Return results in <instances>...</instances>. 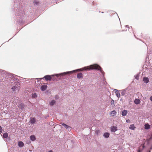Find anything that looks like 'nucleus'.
<instances>
[{"mask_svg":"<svg viewBox=\"0 0 152 152\" xmlns=\"http://www.w3.org/2000/svg\"><path fill=\"white\" fill-rule=\"evenodd\" d=\"M91 69H96L97 70H99L100 71L101 73L103 75H104V72L102 70V68L99 65L97 64H94L93 65H91L89 66H88L87 67H84L82 69H80L76 70H74L72 71L64 72L63 73H59L58 74H54L51 75H45L44 77L43 78H44L45 79V80L47 81L48 80L51 81L52 80L51 77H53L55 75L57 77H58V76H61L64 75H65L68 74H72L74 72H75L76 71L78 70H79L80 71H81L83 70H90Z\"/></svg>","mask_w":152,"mask_h":152,"instance_id":"f257e3e1","label":"nucleus"},{"mask_svg":"<svg viewBox=\"0 0 152 152\" xmlns=\"http://www.w3.org/2000/svg\"><path fill=\"white\" fill-rule=\"evenodd\" d=\"M6 77H7V79L8 78H12L14 79H13L14 81H18L19 80L18 77H19L18 76L15 75L14 74H12L10 73H8L6 72Z\"/></svg>","mask_w":152,"mask_h":152,"instance_id":"f03ea898","label":"nucleus"},{"mask_svg":"<svg viewBox=\"0 0 152 152\" xmlns=\"http://www.w3.org/2000/svg\"><path fill=\"white\" fill-rule=\"evenodd\" d=\"M5 104V102L4 101H0V109L4 107V105Z\"/></svg>","mask_w":152,"mask_h":152,"instance_id":"7ed1b4c3","label":"nucleus"},{"mask_svg":"<svg viewBox=\"0 0 152 152\" xmlns=\"http://www.w3.org/2000/svg\"><path fill=\"white\" fill-rule=\"evenodd\" d=\"M110 130L112 132H115L117 130V127L116 126H112L111 127Z\"/></svg>","mask_w":152,"mask_h":152,"instance_id":"20e7f679","label":"nucleus"},{"mask_svg":"<svg viewBox=\"0 0 152 152\" xmlns=\"http://www.w3.org/2000/svg\"><path fill=\"white\" fill-rule=\"evenodd\" d=\"M114 91L116 94L118 98L120 97V94L119 93L118 91L116 89H114Z\"/></svg>","mask_w":152,"mask_h":152,"instance_id":"39448f33","label":"nucleus"},{"mask_svg":"<svg viewBox=\"0 0 152 152\" xmlns=\"http://www.w3.org/2000/svg\"><path fill=\"white\" fill-rule=\"evenodd\" d=\"M47 88V86L46 85H43L40 88V89L42 91H45Z\"/></svg>","mask_w":152,"mask_h":152,"instance_id":"423d86ee","label":"nucleus"},{"mask_svg":"<svg viewBox=\"0 0 152 152\" xmlns=\"http://www.w3.org/2000/svg\"><path fill=\"white\" fill-rule=\"evenodd\" d=\"M110 134L109 133L106 132L104 134L103 136L104 138H107L109 137Z\"/></svg>","mask_w":152,"mask_h":152,"instance_id":"0eeeda50","label":"nucleus"},{"mask_svg":"<svg viewBox=\"0 0 152 152\" xmlns=\"http://www.w3.org/2000/svg\"><path fill=\"white\" fill-rule=\"evenodd\" d=\"M62 126H64L65 128H66V129H69L70 128H71V127L69 126L68 125L64 123H62L61 124Z\"/></svg>","mask_w":152,"mask_h":152,"instance_id":"6e6552de","label":"nucleus"},{"mask_svg":"<svg viewBox=\"0 0 152 152\" xmlns=\"http://www.w3.org/2000/svg\"><path fill=\"white\" fill-rule=\"evenodd\" d=\"M24 144L22 141H19L18 142V145L19 147L22 148Z\"/></svg>","mask_w":152,"mask_h":152,"instance_id":"1a4fd4ad","label":"nucleus"},{"mask_svg":"<svg viewBox=\"0 0 152 152\" xmlns=\"http://www.w3.org/2000/svg\"><path fill=\"white\" fill-rule=\"evenodd\" d=\"M83 75L81 73H80L77 74V77L79 79L83 78Z\"/></svg>","mask_w":152,"mask_h":152,"instance_id":"9d476101","label":"nucleus"},{"mask_svg":"<svg viewBox=\"0 0 152 152\" xmlns=\"http://www.w3.org/2000/svg\"><path fill=\"white\" fill-rule=\"evenodd\" d=\"M36 122V119L34 118H32L31 119L30 123L31 124H34Z\"/></svg>","mask_w":152,"mask_h":152,"instance_id":"9b49d317","label":"nucleus"},{"mask_svg":"<svg viewBox=\"0 0 152 152\" xmlns=\"http://www.w3.org/2000/svg\"><path fill=\"white\" fill-rule=\"evenodd\" d=\"M143 81L146 83H147L149 82V79L147 77H144L143 78Z\"/></svg>","mask_w":152,"mask_h":152,"instance_id":"f8f14e48","label":"nucleus"},{"mask_svg":"<svg viewBox=\"0 0 152 152\" xmlns=\"http://www.w3.org/2000/svg\"><path fill=\"white\" fill-rule=\"evenodd\" d=\"M145 128L146 129H148L150 128V125L148 123L145 124Z\"/></svg>","mask_w":152,"mask_h":152,"instance_id":"ddd939ff","label":"nucleus"},{"mask_svg":"<svg viewBox=\"0 0 152 152\" xmlns=\"http://www.w3.org/2000/svg\"><path fill=\"white\" fill-rule=\"evenodd\" d=\"M127 113V111L126 110H124L122 111V115L123 116H126Z\"/></svg>","mask_w":152,"mask_h":152,"instance_id":"4468645a","label":"nucleus"},{"mask_svg":"<svg viewBox=\"0 0 152 152\" xmlns=\"http://www.w3.org/2000/svg\"><path fill=\"white\" fill-rule=\"evenodd\" d=\"M30 139L31 140L34 141L36 140V137L34 135H31L30 136Z\"/></svg>","mask_w":152,"mask_h":152,"instance_id":"2eb2a0df","label":"nucleus"},{"mask_svg":"<svg viewBox=\"0 0 152 152\" xmlns=\"http://www.w3.org/2000/svg\"><path fill=\"white\" fill-rule=\"evenodd\" d=\"M56 102V101L54 100H52L50 103V106H52L55 104Z\"/></svg>","mask_w":152,"mask_h":152,"instance_id":"dca6fc26","label":"nucleus"},{"mask_svg":"<svg viewBox=\"0 0 152 152\" xmlns=\"http://www.w3.org/2000/svg\"><path fill=\"white\" fill-rule=\"evenodd\" d=\"M116 111L115 110H113L111 112L110 114V115L111 116H114V115H116Z\"/></svg>","mask_w":152,"mask_h":152,"instance_id":"f3484780","label":"nucleus"},{"mask_svg":"<svg viewBox=\"0 0 152 152\" xmlns=\"http://www.w3.org/2000/svg\"><path fill=\"white\" fill-rule=\"evenodd\" d=\"M129 129L132 130H134V129L135 128V127L134 126V124L131 125L129 126Z\"/></svg>","mask_w":152,"mask_h":152,"instance_id":"a211bd4d","label":"nucleus"},{"mask_svg":"<svg viewBox=\"0 0 152 152\" xmlns=\"http://www.w3.org/2000/svg\"><path fill=\"white\" fill-rule=\"evenodd\" d=\"M140 101L139 99H135L134 101V103L136 104H139L140 103Z\"/></svg>","mask_w":152,"mask_h":152,"instance_id":"6ab92c4d","label":"nucleus"},{"mask_svg":"<svg viewBox=\"0 0 152 152\" xmlns=\"http://www.w3.org/2000/svg\"><path fill=\"white\" fill-rule=\"evenodd\" d=\"M120 91H121V94L122 96H124L125 95L126 91L125 90H121Z\"/></svg>","mask_w":152,"mask_h":152,"instance_id":"aec40b11","label":"nucleus"},{"mask_svg":"<svg viewBox=\"0 0 152 152\" xmlns=\"http://www.w3.org/2000/svg\"><path fill=\"white\" fill-rule=\"evenodd\" d=\"M8 137V134L7 132L4 133L3 135V138H6Z\"/></svg>","mask_w":152,"mask_h":152,"instance_id":"412c9836","label":"nucleus"},{"mask_svg":"<svg viewBox=\"0 0 152 152\" xmlns=\"http://www.w3.org/2000/svg\"><path fill=\"white\" fill-rule=\"evenodd\" d=\"M19 89V88H18V87H16V86H13L11 88L12 90L13 91H16V89L18 90Z\"/></svg>","mask_w":152,"mask_h":152,"instance_id":"4be33fe9","label":"nucleus"},{"mask_svg":"<svg viewBox=\"0 0 152 152\" xmlns=\"http://www.w3.org/2000/svg\"><path fill=\"white\" fill-rule=\"evenodd\" d=\"M37 94L36 93H33L32 94V98H36L37 97Z\"/></svg>","mask_w":152,"mask_h":152,"instance_id":"5701e85b","label":"nucleus"},{"mask_svg":"<svg viewBox=\"0 0 152 152\" xmlns=\"http://www.w3.org/2000/svg\"><path fill=\"white\" fill-rule=\"evenodd\" d=\"M20 108L22 110H23L24 108V105L23 104H20Z\"/></svg>","mask_w":152,"mask_h":152,"instance_id":"b1692460","label":"nucleus"},{"mask_svg":"<svg viewBox=\"0 0 152 152\" xmlns=\"http://www.w3.org/2000/svg\"><path fill=\"white\" fill-rule=\"evenodd\" d=\"M139 77V76L137 74L135 75L134 76L135 79H137V80H138V79Z\"/></svg>","mask_w":152,"mask_h":152,"instance_id":"393cba45","label":"nucleus"},{"mask_svg":"<svg viewBox=\"0 0 152 152\" xmlns=\"http://www.w3.org/2000/svg\"><path fill=\"white\" fill-rule=\"evenodd\" d=\"M59 98V97L57 95H56L55 96V98L56 99H58Z\"/></svg>","mask_w":152,"mask_h":152,"instance_id":"a878e982","label":"nucleus"},{"mask_svg":"<svg viewBox=\"0 0 152 152\" xmlns=\"http://www.w3.org/2000/svg\"><path fill=\"white\" fill-rule=\"evenodd\" d=\"M34 3L35 4L37 5L38 4V3H39V2L37 1H34Z\"/></svg>","mask_w":152,"mask_h":152,"instance_id":"bb28decb","label":"nucleus"},{"mask_svg":"<svg viewBox=\"0 0 152 152\" xmlns=\"http://www.w3.org/2000/svg\"><path fill=\"white\" fill-rule=\"evenodd\" d=\"M2 130L3 129L0 126V132H2Z\"/></svg>","mask_w":152,"mask_h":152,"instance_id":"cd10ccee","label":"nucleus"},{"mask_svg":"<svg viewBox=\"0 0 152 152\" xmlns=\"http://www.w3.org/2000/svg\"><path fill=\"white\" fill-rule=\"evenodd\" d=\"M111 105H112L114 103V100L112 99V100H111Z\"/></svg>","mask_w":152,"mask_h":152,"instance_id":"c85d7f7f","label":"nucleus"},{"mask_svg":"<svg viewBox=\"0 0 152 152\" xmlns=\"http://www.w3.org/2000/svg\"><path fill=\"white\" fill-rule=\"evenodd\" d=\"M149 139L150 140L152 139V134L151 135V137H150V138H149Z\"/></svg>","mask_w":152,"mask_h":152,"instance_id":"c756f323","label":"nucleus"},{"mask_svg":"<svg viewBox=\"0 0 152 152\" xmlns=\"http://www.w3.org/2000/svg\"><path fill=\"white\" fill-rule=\"evenodd\" d=\"M130 121V120H129V119L126 120V122L127 123L129 122Z\"/></svg>","mask_w":152,"mask_h":152,"instance_id":"7c9ffc66","label":"nucleus"},{"mask_svg":"<svg viewBox=\"0 0 152 152\" xmlns=\"http://www.w3.org/2000/svg\"><path fill=\"white\" fill-rule=\"evenodd\" d=\"M150 100H151V101H152V96H151L150 97Z\"/></svg>","mask_w":152,"mask_h":152,"instance_id":"2f4dec72","label":"nucleus"},{"mask_svg":"<svg viewBox=\"0 0 152 152\" xmlns=\"http://www.w3.org/2000/svg\"><path fill=\"white\" fill-rule=\"evenodd\" d=\"M48 152H53V151L50 150V151H49Z\"/></svg>","mask_w":152,"mask_h":152,"instance_id":"473e14b6","label":"nucleus"},{"mask_svg":"<svg viewBox=\"0 0 152 152\" xmlns=\"http://www.w3.org/2000/svg\"><path fill=\"white\" fill-rule=\"evenodd\" d=\"M128 28H130V27H128ZM130 28H132V27H130Z\"/></svg>","mask_w":152,"mask_h":152,"instance_id":"72a5a7b5","label":"nucleus"},{"mask_svg":"<svg viewBox=\"0 0 152 152\" xmlns=\"http://www.w3.org/2000/svg\"><path fill=\"white\" fill-rule=\"evenodd\" d=\"M128 25H126V27H128Z\"/></svg>","mask_w":152,"mask_h":152,"instance_id":"f704fd0d","label":"nucleus"}]
</instances>
